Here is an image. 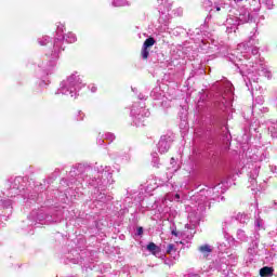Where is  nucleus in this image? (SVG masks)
Wrapping results in <instances>:
<instances>
[{"mask_svg": "<svg viewBox=\"0 0 277 277\" xmlns=\"http://www.w3.org/2000/svg\"><path fill=\"white\" fill-rule=\"evenodd\" d=\"M81 88H83V80L75 72L61 83L56 94H64L66 96L70 94L71 97L77 96V90H81Z\"/></svg>", "mask_w": 277, "mask_h": 277, "instance_id": "obj_1", "label": "nucleus"}, {"mask_svg": "<svg viewBox=\"0 0 277 277\" xmlns=\"http://www.w3.org/2000/svg\"><path fill=\"white\" fill-rule=\"evenodd\" d=\"M171 163H174V158H171Z\"/></svg>", "mask_w": 277, "mask_h": 277, "instance_id": "obj_39", "label": "nucleus"}, {"mask_svg": "<svg viewBox=\"0 0 277 277\" xmlns=\"http://www.w3.org/2000/svg\"><path fill=\"white\" fill-rule=\"evenodd\" d=\"M83 113L79 111V115L81 116Z\"/></svg>", "mask_w": 277, "mask_h": 277, "instance_id": "obj_43", "label": "nucleus"}, {"mask_svg": "<svg viewBox=\"0 0 277 277\" xmlns=\"http://www.w3.org/2000/svg\"><path fill=\"white\" fill-rule=\"evenodd\" d=\"M248 252H249L250 254H252V248H249V249H248Z\"/></svg>", "mask_w": 277, "mask_h": 277, "instance_id": "obj_38", "label": "nucleus"}, {"mask_svg": "<svg viewBox=\"0 0 277 277\" xmlns=\"http://www.w3.org/2000/svg\"><path fill=\"white\" fill-rule=\"evenodd\" d=\"M237 239L239 241H248V236L246 235V232L243 229L237 230Z\"/></svg>", "mask_w": 277, "mask_h": 277, "instance_id": "obj_18", "label": "nucleus"}, {"mask_svg": "<svg viewBox=\"0 0 277 277\" xmlns=\"http://www.w3.org/2000/svg\"><path fill=\"white\" fill-rule=\"evenodd\" d=\"M131 115L135 116L134 124H136V127H140V120H142V118H148V116H150V111L148 109L142 107L137 113V110H135V108H132Z\"/></svg>", "mask_w": 277, "mask_h": 277, "instance_id": "obj_5", "label": "nucleus"}, {"mask_svg": "<svg viewBox=\"0 0 277 277\" xmlns=\"http://www.w3.org/2000/svg\"><path fill=\"white\" fill-rule=\"evenodd\" d=\"M155 45V38L150 37L147 38L144 43H143V48L145 49H150V47Z\"/></svg>", "mask_w": 277, "mask_h": 277, "instance_id": "obj_19", "label": "nucleus"}, {"mask_svg": "<svg viewBox=\"0 0 277 277\" xmlns=\"http://www.w3.org/2000/svg\"><path fill=\"white\" fill-rule=\"evenodd\" d=\"M170 10H172V2L170 0H160L159 12L166 18H174L179 16H183V8H176L170 14Z\"/></svg>", "mask_w": 277, "mask_h": 277, "instance_id": "obj_3", "label": "nucleus"}, {"mask_svg": "<svg viewBox=\"0 0 277 277\" xmlns=\"http://www.w3.org/2000/svg\"><path fill=\"white\" fill-rule=\"evenodd\" d=\"M148 55H150V52L148 51V48H142L141 51V57L142 60H148Z\"/></svg>", "mask_w": 277, "mask_h": 277, "instance_id": "obj_22", "label": "nucleus"}, {"mask_svg": "<svg viewBox=\"0 0 277 277\" xmlns=\"http://www.w3.org/2000/svg\"><path fill=\"white\" fill-rule=\"evenodd\" d=\"M227 29H235L237 25H240L239 17H229L226 19Z\"/></svg>", "mask_w": 277, "mask_h": 277, "instance_id": "obj_12", "label": "nucleus"}, {"mask_svg": "<svg viewBox=\"0 0 277 277\" xmlns=\"http://www.w3.org/2000/svg\"><path fill=\"white\" fill-rule=\"evenodd\" d=\"M136 235H144V228L143 227H137Z\"/></svg>", "mask_w": 277, "mask_h": 277, "instance_id": "obj_29", "label": "nucleus"}, {"mask_svg": "<svg viewBox=\"0 0 277 277\" xmlns=\"http://www.w3.org/2000/svg\"><path fill=\"white\" fill-rule=\"evenodd\" d=\"M260 3L266 5L267 10H272L274 8V0H260Z\"/></svg>", "mask_w": 277, "mask_h": 277, "instance_id": "obj_20", "label": "nucleus"}, {"mask_svg": "<svg viewBox=\"0 0 277 277\" xmlns=\"http://www.w3.org/2000/svg\"><path fill=\"white\" fill-rule=\"evenodd\" d=\"M23 183V177L18 176L15 177L12 185H11V193L9 194V196L12 198L16 195H18V192H21V184Z\"/></svg>", "mask_w": 277, "mask_h": 277, "instance_id": "obj_7", "label": "nucleus"}, {"mask_svg": "<svg viewBox=\"0 0 277 277\" xmlns=\"http://www.w3.org/2000/svg\"><path fill=\"white\" fill-rule=\"evenodd\" d=\"M105 141H103L102 138H100L98 141H97V144L100 145V146H103V143H104Z\"/></svg>", "mask_w": 277, "mask_h": 277, "instance_id": "obj_31", "label": "nucleus"}, {"mask_svg": "<svg viewBox=\"0 0 277 277\" xmlns=\"http://www.w3.org/2000/svg\"><path fill=\"white\" fill-rule=\"evenodd\" d=\"M202 4L206 10H210V12H213V9H211L213 8V2H211V0H203Z\"/></svg>", "mask_w": 277, "mask_h": 277, "instance_id": "obj_21", "label": "nucleus"}, {"mask_svg": "<svg viewBox=\"0 0 277 277\" xmlns=\"http://www.w3.org/2000/svg\"><path fill=\"white\" fill-rule=\"evenodd\" d=\"M256 44V39H254V35L251 36L248 40L247 43H239L238 44V51H241V53H243V51L248 52L250 51V49H252V47H254Z\"/></svg>", "mask_w": 277, "mask_h": 277, "instance_id": "obj_9", "label": "nucleus"}, {"mask_svg": "<svg viewBox=\"0 0 277 277\" xmlns=\"http://www.w3.org/2000/svg\"><path fill=\"white\" fill-rule=\"evenodd\" d=\"M171 250H174V245H169L168 246L167 252L170 253Z\"/></svg>", "mask_w": 277, "mask_h": 277, "instance_id": "obj_30", "label": "nucleus"}, {"mask_svg": "<svg viewBox=\"0 0 277 277\" xmlns=\"http://www.w3.org/2000/svg\"><path fill=\"white\" fill-rule=\"evenodd\" d=\"M164 265H172V263L170 262V260H164Z\"/></svg>", "mask_w": 277, "mask_h": 277, "instance_id": "obj_32", "label": "nucleus"}, {"mask_svg": "<svg viewBox=\"0 0 277 277\" xmlns=\"http://www.w3.org/2000/svg\"><path fill=\"white\" fill-rule=\"evenodd\" d=\"M91 92H96V87H92Z\"/></svg>", "mask_w": 277, "mask_h": 277, "instance_id": "obj_37", "label": "nucleus"}, {"mask_svg": "<svg viewBox=\"0 0 277 277\" xmlns=\"http://www.w3.org/2000/svg\"><path fill=\"white\" fill-rule=\"evenodd\" d=\"M56 34L58 37L54 39V47H53L54 51L51 54L52 60H57V57H60V53L62 51L61 47L64 40L69 44H72V42H77V36H75V34L69 32L66 36L63 35L64 26H57Z\"/></svg>", "mask_w": 277, "mask_h": 277, "instance_id": "obj_2", "label": "nucleus"}, {"mask_svg": "<svg viewBox=\"0 0 277 277\" xmlns=\"http://www.w3.org/2000/svg\"><path fill=\"white\" fill-rule=\"evenodd\" d=\"M113 5L115 8H120V6L124 5V2H122L120 0H113Z\"/></svg>", "mask_w": 277, "mask_h": 277, "instance_id": "obj_26", "label": "nucleus"}, {"mask_svg": "<svg viewBox=\"0 0 277 277\" xmlns=\"http://www.w3.org/2000/svg\"><path fill=\"white\" fill-rule=\"evenodd\" d=\"M258 177H259V168H255L250 172V175H249L251 187H256Z\"/></svg>", "mask_w": 277, "mask_h": 277, "instance_id": "obj_13", "label": "nucleus"}, {"mask_svg": "<svg viewBox=\"0 0 277 277\" xmlns=\"http://www.w3.org/2000/svg\"><path fill=\"white\" fill-rule=\"evenodd\" d=\"M195 277H198V275H196Z\"/></svg>", "mask_w": 277, "mask_h": 277, "instance_id": "obj_44", "label": "nucleus"}, {"mask_svg": "<svg viewBox=\"0 0 277 277\" xmlns=\"http://www.w3.org/2000/svg\"><path fill=\"white\" fill-rule=\"evenodd\" d=\"M252 55H259V48L254 47L251 50Z\"/></svg>", "mask_w": 277, "mask_h": 277, "instance_id": "obj_28", "label": "nucleus"}, {"mask_svg": "<svg viewBox=\"0 0 277 277\" xmlns=\"http://www.w3.org/2000/svg\"><path fill=\"white\" fill-rule=\"evenodd\" d=\"M78 120H83V117H80Z\"/></svg>", "mask_w": 277, "mask_h": 277, "instance_id": "obj_40", "label": "nucleus"}, {"mask_svg": "<svg viewBox=\"0 0 277 277\" xmlns=\"http://www.w3.org/2000/svg\"><path fill=\"white\" fill-rule=\"evenodd\" d=\"M138 98H141V100H142V98H143V97H142V95H138Z\"/></svg>", "mask_w": 277, "mask_h": 277, "instance_id": "obj_41", "label": "nucleus"}, {"mask_svg": "<svg viewBox=\"0 0 277 277\" xmlns=\"http://www.w3.org/2000/svg\"><path fill=\"white\" fill-rule=\"evenodd\" d=\"M263 103H265V100L263 98V96H261V95L258 96L253 104V111H256L259 109V107H261V105H263Z\"/></svg>", "mask_w": 277, "mask_h": 277, "instance_id": "obj_17", "label": "nucleus"}, {"mask_svg": "<svg viewBox=\"0 0 277 277\" xmlns=\"http://www.w3.org/2000/svg\"><path fill=\"white\" fill-rule=\"evenodd\" d=\"M256 111H262V114H267V111H269V108H267V107H262V106H258Z\"/></svg>", "mask_w": 277, "mask_h": 277, "instance_id": "obj_27", "label": "nucleus"}, {"mask_svg": "<svg viewBox=\"0 0 277 277\" xmlns=\"http://www.w3.org/2000/svg\"><path fill=\"white\" fill-rule=\"evenodd\" d=\"M223 90L224 92L217 101L220 109H226V107H230V100L233 98V83L225 82Z\"/></svg>", "mask_w": 277, "mask_h": 277, "instance_id": "obj_4", "label": "nucleus"}, {"mask_svg": "<svg viewBox=\"0 0 277 277\" xmlns=\"http://www.w3.org/2000/svg\"><path fill=\"white\" fill-rule=\"evenodd\" d=\"M236 220L238 222H240V224H248V222L250 221V216L246 213H241L239 212L237 215H236Z\"/></svg>", "mask_w": 277, "mask_h": 277, "instance_id": "obj_16", "label": "nucleus"}, {"mask_svg": "<svg viewBox=\"0 0 277 277\" xmlns=\"http://www.w3.org/2000/svg\"><path fill=\"white\" fill-rule=\"evenodd\" d=\"M255 225H256L258 227H260V226H261V221H256V222H255Z\"/></svg>", "mask_w": 277, "mask_h": 277, "instance_id": "obj_36", "label": "nucleus"}, {"mask_svg": "<svg viewBox=\"0 0 277 277\" xmlns=\"http://www.w3.org/2000/svg\"><path fill=\"white\" fill-rule=\"evenodd\" d=\"M138 98H141V100H142V98H143V97H142V95H138Z\"/></svg>", "mask_w": 277, "mask_h": 277, "instance_id": "obj_42", "label": "nucleus"}, {"mask_svg": "<svg viewBox=\"0 0 277 277\" xmlns=\"http://www.w3.org/2000/svg\"><path fill=\"white\" fill-rule=\"evenodd\" d=\"M171 233H172V235H174L175 237H179V233H176V230H172Z\"/></svg>", "mask_w": 277, "mask_h": 277, "instance_id": "obj_35", "label": "nucleus"}, {"mask_svg": "<svg viewBox=\"0 0 277 277\" xmlns=\"http://www.w3.org/2000/svg\"><path fill=\"white\" fill-rule=\"evenodd\" d=\"M260 276L261 277H272L274 276V268L269 267V266H265L263 268L260 269Z\"/></svg>", "mask_w": 277, "mask_h": 277, "instance_id": "obj_14", "label": "nucleus"}, {"mask_svg": "<svg viewBox=\"0 0 277 277\" xmlns=\"http://www.w3.org/2000/svg\"><path fill=\"white\" fill-rule=\"evenodd\" d=\"M171 140L170 136H161L160 141L158 142V150L161 155L170 150Z\"/></svg>", "mask_w": 277, "mask_h": 277, "instance_id": "obj_6", "label": "nucleus"}, {"mask_svg": "<svg viewBox=\"0 0 277 277\" xmlns=\"http://www.w3.org/2000/svg\"><path fill=\"white\" fill-rule=\"evenodd\" d=\"M175 200H181V195L175 194Z\"/></svg>", "mask_w": 277, "mask_h": 277, "instance_id": "obj_33", "label": "nucleus"}, {"mask_svg": "<svg viewBox=\"0 0 277 277\" xmlns=\"http://www.w3.org/2000/svg\"><path fill=\"white\" fill-rule=\"evenodd\" d=\"M198 250L203 256H209V254L213 252V249L209 245H202L198 248Z\"/></svg>", "mask_w": 277, "mask_h": 277, "instance_id": "obj_15", "label": "nucleus"}, {"mask_svg": "<svg viewBox=\"0 0 277 277\" xmlns=\"http://www.w3.org/2000/svg\"><path fill=\"white\" fill-rule=\"evenodd\" d=\"M109 200H111V197H110V196H108L107 199H104V200H102V201H103V202H107V201H109Z\"/></svg>", "mask_w": 277, "mask_h": 277, "instance_id": "obj_34", "label": "nucleus"}, {"mask_svg": "<svg viewBox=\"0 0 277 277\" xmlns=\"http://www.w3.org/2000/svg\"><path fill=\"white\" fill-rule=\"evenodd\" d=\"M49 40H50V38L47 37V36H44V37H42V38H39V39H38V42H39V44H40L41 47H45V44H49Z\"/></svg>", "mask_w": 277, "mask_h": 277, "instance_id": "obj_23", "label": "nucleus"}, {"mask_svg": "<svg viewBox=\"0 0 277 277\" xmlns=\"http://www.w3.org/2000/svg\"><path fill=\"white\" fill-rule=\"evenodd\" d=\"M146 250L154 256H161V247L157 246L155 242H149L146 247Z\"/></svg>", "mask_w": 277, "mask_h": 277, "instance_id": "obj_11", "label": "nucleus"}, {"mask_svg": "<svg viewBox=\"0 0 277 277\" xmlns=\"http://www.w3.org/2000/svg\"><path fill=\"white\" fill-rule=\"evenodd\" d=\"M215 12H222L226 14L228 9L230 8L228 3L224 2V0H214Z\"/></svg>", "mask_w": 277, "mask_h": 277, "instance_id": "obj_10", "label": "nucleus"}, {"mask_svg": "<svg viewBox=\"0 0 277 277\" xmlns=\"http://www.w3.org/2000/svg\"><path fill=\"white\" fill-rule=\"evenodd\" d=\"M261 74L264 75V77H266L267 79H272V71H269V69L263 67Z\"/></svg>", "mask_w": 277, "mask_h": 277, "instance_id": "obj_24", "label": "nucleus"}, {"mask_svg": "<svg viewBox=\"0 0 277 277\" xmlns=\"http://www.w3.org/2000/svg\"><path fill=\"white\" fill-rule=\"evenodd\" d=\"M105 140H108V142H113L116 140V135H114V133H106Z\"/></svg>", "mask_w": 277, "mask_h": 277, "instance_id": "obj_25", "label": "nucleus"}, {"mask_svg": "<svg viewBox=\"0 0 277 277\" xmlns=\"http://www.w3.org/2000/svg\"><path fill=\"white\" fill-rule=\"evenodd\" d=\"M254 18V15L250 14V11L246 10V9H241L239 16H238V21L241 24L243 23H250L252 22V19Z\"/></svg>", "mask_w": 277, "mask_h": 277, "instance_id": "obj_8", "label": "nucleus"}]
</instances>
